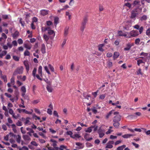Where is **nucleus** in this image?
I'll return each instance as SVG.
<instances>
[{
	"mask_svg": "<svg viewBox=\"0 0 150 150\" xmlns=\"http://www.w3.org/2000/svg\"><path fill=\"white\" fill-rule=\"evenodd\" d=\"M50 29V28L49 27H47L45 28V30H47L48 33V34L50 35L54 34V37L55 35V33H54V31Z\"/></svg>",
	"mask_w": 150,
	"mask_h": 150,
	"instance_id": "obj_5",
	"label": "nucleus"
},
{
	"mask_svg": "<svg viewBox=\"0 0 150 150\" xmlns=\"http://www.w3.org/2000/svg\"><path fill=\"white\" fill-rule=\"evenodd\" d=\"M105 45L103 44H100L98 46V50L99 51L103 52L104 51V49L103 48V47Z\"/></svg>",
	"mask_w": 150,
	"mask_h": 150,
	"instance_id": "obj_18",
	"label": "nucleus"
},
{
	"mask_svg": "<svg viewBox=\"0 0 150 150\" xmlns=\"http://www.w3.org/2000/svg\"><path fill=\"white\" fill-rule=\"evenodd\" d=\"M98 133L99 135V137L100 138H102L105 135L103 131L100 129H98Z\"/></svg>",
	"mask_w": 150,
	"mask_h": 150,
	"instance_id": "obj_13",
	"label": "nucleus"
},
{
	"mask_svg": "<svg viewBox=\"0 0 150 150\" xmlns=\"http://www.w3.org/2000/svg\"><path fill=\"white\" fill-rule=\"evenodd\" d=\"M142 63H144V62H143L142 60L138 59L137 61V64L139 66L140 64Z\"/></svg>",
	"mask_w": 150,
	"mask_h": 150,
	"instance_id": "obj_49",
	"label": "nucleus"
},
{
	"mask_svg": "<svg viewBox=\"0 0 150 150\" xmlns=\"http://www.w3.org/2000/svg\"><path fill=\"white\" fill-rule=\"evenodd\" d=\"M23 137L25 141H29L31 139L29 136L27 135H23Z\"/></svg>",
	"mask_w": 150,
	"mask_h": 150,
	"instance_id": "obj_25",
	"label": "nucleus"
},
{
	"mask_svg": "<svg viewBox=\"0 0 150 150\" xmlns=\"http://www.w3.org/2000/svg\"><path fill=\"white\" fill-rule=\"evenodd\" d=\"M124 6H126L129 8V9H131L132 8V5L129 3L127 2L125 3Z\"/></svg>",
	"mask_w": 150,
	"mask_h": 150,
	"instance_id": "obj_30",
	"label": "nucleus"
},
{
	"mask_svg": "<svg viewBox=\"0 0 150 150\" xmlns=\"http://www.w3.org/2000/svg\"><path fill=\"white\" fill-rule=\"evenodd\" d=\"M16 125L18 126H21L22 125V122L19 121H18L16 123Z\"/></svg>",
	"mask_w": 150,
	"mask_h": 150,
	"instance_id": "obj_63",
	"label": "nucleus"
},
{
	"mask_svg": "<svg viewBox=\"0 0 150 150\" xmlns=\"http://www.w3.org/2000/svg\"><path fill=\"white\" fill-rule=\"evenodd\" d=\"M67 148V146L64 145H61L59 146V147H56L55 149L56 150H65Z\"/></svg>",
	"mask_w": 150,
	"mask_h": 150,
	"instance_id": "obj_11",
	"label": "nucleus"
},
{
	"mask_svg": "<svg viewBox=\"0 0 150 150\" xmlns=\"http://www.w3.org/2000/svg\"><path fill=\"white\" fill-rule=\"evenodd\" d=\"M51 109L48 108L47 110V112L50 115H51L52 113V111Z\"/></svg>",
	"mask_w": 150,
	"mask_h": 150,
	"instance_id": "obj_54",
	"label": "nucleus"
},
{
	"mask_svg": "<svg viewBox=\"0 0 150 150\" xmlns=\"http://www.w3.org/2000/svg\"><path fill=\"white\" fill-rule=\"evenodd\" d=\"M49 11L47 10L42 9L40 11V13L41 15L45 16L48 13Z\"/></svg>",
	"mask_w": 150,
	"mask_h": 150,
	"instance_id": "obj_9",
	"label": "nucleus"
},
{
	"mask_svg": "<svg viewBox=\"0 0 150 150\" xmlns=\"http://www.w3.org/2000/svg\"><path fill=\"white\" fill-rule=\"evenodd\" d=\"M59 21V18L57 17H55L54 19V23L56 25L58 23Z\"/></svg>",
	"mask_w": 150,
	"mask_h": 150,
	"instance_id": "obj_50",
	"label": "nucleus"
},
{
	"mask_svg": "<svg viewBox=\"0 0 150 150\" xmlns=\"http://www.w3.org/2000/svg\"><path fill=\"white\" fill-rule=\"evenodd\" d=\"M43 38L46 42L48 41L49 39V38L45 34H44L43 35Z\"/></svg>",
	"mask_w": 150,
	"mask_h": 150,
	"instance_id": "obj_43",
	"label": "nucleus"
},
{
	"mask_svg": "<svg viewBox=\"0 0 150 150\" xmlns=\"http://www.w3.org/2000/svg\"><path fill=\"white\" fill-rule=\"evenodd\" d=\"M131 26L132 24L131 23H127L124 28L126 30H128L131 27Z\"/></svg>",
	"mask_w": 150,
	"mask_h": 150,
	"instance_id": "obj_17",
	"label": "nucleus"
},
{
	"mask_svg": "<svg viewBox=\"0 0 150 150\" xmlns=\"http://www.w3.org/2000/svg\"><path fill=\"white\" fill-rule=\"evenodd\" d=\"M26 130L29 131V132H28L27 134L29 135L30 136H31V133H34V131L33 129L32 128H30L29 127H27L26 128Z\"/></svg>",
	"mask_w": 150,
	"mask_h": 150,
	"instance_id": "obj_16",
	"label": "nucleus"
},
{
	"mask_svg": "<svg viewBox=\"0 0 150 150\" xmlns=\"http://www.w3.org/2000/svg\"><path fill=\"white\" fill-rule=\"evenodd\" d=\"M43 80L45 81L47 84V85H51V82H50L48 79H44Z\"/></svg>",
	"mask_w": 150,
	"mask_h": 150,
	"instance_id": "obj_41",
	"label": "nucleus"
},
{
	"mask_svg": "<svg viewBox=\"0 0 150 150\" xmlns=\"http://www.w3.org/2000/svg\"><path fill=\"white\" fill-rule=\"evenodd\" d=\"M10 83L12 85H14L15 83V78L13 76L11 79Z\"/></svg>",
	"mask_w": 150,
	"mask_h": 150,
	"instance_id": "obj_39",
	"label": "nucleus"
},
{
	"mask_svg": "<svg viewBox=\"0 0 150 150\" xmlns=\"http://www.w3.org/2000/svg\"><path fill=\"white\" fill-rule=\"evenodd\" d=\"M24 54L25 56H29L30 55V53L28 50H26L24 52Z\"/></svg>",
	"mask_w": 150,
	"mask_h": 150,
	"instance_id": "obj_36",
	"label": "nucleus"
},
{
	"mask_svg": "<svg viewBox=\"0 0 150 150\" xmlns=\"http://www.w3.org/2000/svg\"><path fill=\"white\" fill-rule=\"evenodd\" d=\"M39 74H36L35 76V77H36L40 81H42L43 79L41 78Z\"/></svg>",
	"mask_w": 150,
	"mask_h": 150,
	"instance_id": "obj_58",
	"label": "nucleus"
},
{
	"mask_svg": "<svg viewBox=\"0 0 150 150\" xmlns=\"http://www.w3.org/2000/svg\"><path fill=\"white\" fill-rule=\"evenodd\" d=\"M121 116L120 115H116L114 116L113 119V122H119L120 121Z\"/></svg>",
	"mask_w": 150,
	"mask_h": 150,
	"instance_id": "obj_6",
	"label": "nucleus"
},
{
	"mask_svg": "<svg viewBox=\"0 0 150 150\" xmlns=\"http://www.w3.org/2000/svg\"><path fill=\"white\" fill-rule=\"evenodd\" d=\"M23 67H21L17 68L14 71L13 73V76H16L18 74H20L23 73Z\"/></svg>",
	"mask_w": 150,
	"mask_h": 150,
	"instance_id": "obj_4",
	"label": "nucleus"
},
{
	"mask_svg": "<svg viewBox=\"0 0 150 150\" xmlns=\"http://www.w3.org/2000/svg\"><path fill=\"white\" fill-rule=\"evenodd\" d=\"M132 143L133 145H134L135 146V147L136 148H139V145L138 144H137L134 142H132Z\"/></svg>",
	"mask_w": 150,
	"mask_h": 150,
	"instance_id": "obj_56",
	"label": "nucleus"
},
{
	"mask_svg": "<svg viewBox=\"0 0 150 150\" xmlns=\"http://www.w3.org/2000/svg\"><path fill=\"white\" fill-rule=\"evenodd\" d=\"M69 28V27H66L64 29V35L65 37H67L68 34Z\"/></svg>",
	"mask_w": 150,
	"mask_h": 150,
	"instance_id": "obj_20",
	"label": "nucleus"
},
{
	"mask_svg": "<svg viewBox=\"0 0 150 150\" xmlns=\"http://www.w3.org/2000/svg\"><path fill=\"white\" fill-rule=\"evenodd\" d=\"M2 78L4 80V81L5 82H7V79L6 76L5 75L3 76H2Z\"/></svg>",
	"mask_w": 150,
	"mask_h": 150,
	"instance_id": "obj_60",
	"label": "nucleus"
},
{
	"mask_svg": "<svg viewBox=\"0 0 150 150\" xmlns=\"http://www.w3.org/2000/svg\"><path fill=\"white\" fill-rule=\"evenodd\" d=\"M33 119H34L35 120H37V119H38V120H40V117H39L37 116L35 114H34L33 115Z\"/></svg>",
	"mask_w": 150,
	"mask_h": 150,
	"instance_id": "obj_48",
	"label": "nucleus"
},
{
	"mask_svg": "<svg viewBox=\"0 0 150 150\" xmlns=\"http://www.w3.org/2000/svg\"><path fill=\"white\" fill-rule=\"evenodd\" d=\"M140 4V1L138 0H135L134 1L133 3V5L134 6L136 5L139 6Z\"/></svg>",
	"mask_w": 150,
	"mask_h": 150,
	"instance_id": "obj_28",
	"label": "nucleus"
},
{
	"mask_svg": "<svg viewBox=\"0 0 150 150\" xmlns=\"http://www.w3.org/2000/svg\"><path fill=\"white\" fill-rule=\"evenodd\" d=\"M120 55V54L119 52H114L113 58L114 60H115Z\"/></svg>",
	"mask_w": 150,
	"mask_h": 150,
	"instance_id": "obj_23",
	"label": "nucleus"
},
{
	"mask_svg": "<svg viewBox=\"0 0 150 150\" xmlns=\"http://www.w3.org/2000/svg\"><path fill=\"white\" fill-rule=\"evenodd\" d=\"M18 111L19 113H21L22 112H23L27 114H31L32 112H29L25 109H18L17 110Z\"/></svg>",
	"mask_w": 150,
	"mask_h": 150,
	"instance_id": "obj_10",
	"label": "nucleus"
},
{
	"mask_svg": "<svg viewBox=\"0 0 150 150\" xmlns=\"http://www.w3.org/2000/svg\"><path fill=\"white\" fill-rule=\"evenodd\" d=\"M118 34L119 36H124L126 37H127V34L124 33L122 31L120 30L118 31Z\"/></svg>",
	"mask_w": 150,
	"mask_h": 150,
	"instance_id": "obj_22",
	"label": "nucleus"
},
{
	"mask_svg": "<svg viewBox=\"0 0 150 150\" xmlns=\"http://www.w3.org/2000/svg\"><path fill=\"white\" fill-rule=\"evenodd\" d=\"M51 85H47L46 86V88L49 92H52V88Z\"/></svg>",
	"mask_w": 150,
	"mask_h": 150,
	"instance_id": "obj_26",
	"label": "nucleus"
},
{
	"mask_svg": "<svg viewBox=\"0 0 150 150\" xmlns=\"http://www.w3.org/2000/svg\"><path fill=\"white\" fill-rule=\"evenodd\" d=\"M122 142V141L121 140H118V141H116L115 143V145H117L120 144Z\"/></svg>",
	"mask_w": 150,
	"mask_h": 150,
	"instance_id": "obj_61",
	"label": "nucleus"
},
{
	"mask_svg": "<svg viewBox=\"0 0 150 150\" xmlns=\"http://www.w3.org/2000/svg\"><path fill=\"white\" fill-rule=\"evenodd\" d=\"M37 68H35L33 71L32 75L34 77H35V76L36 75V73L37 71Z\"/></svg>",
	"mask_w": 150,
	"mask_h": 150,
	"instance_id": "obj_38",
	"label": "nucleus"
},
{
	"mask_svg": "<svg viewBox=\"0 0 150 150\" xmlns=\"http://www.w3.org/2000/svg\"><path fill=\"white\" fill-rule=\"evenodd\" d=\"M139 35L138 31L137 30H132L129 33H127V38H130L132 37H135Z\"/></svg>",
	"mask_w": 150,
	"mask_h": 150,
	"instance_id": "obj_3",
	"label": "nucleus"
},
{
	"mask_svg": "<svg viewBox=\"0 0 150 150\" xmlns=\"http://www.w3.org/2000/svg\"><path fill=\"white\" fill-rule=\"evenodd\" d=\"M57 142L53 143L51 145L53 147H48V149L49 150H56L55 148L56 147H58L57 146Z\"/></svg>",
	"mask_w": 150,
	"mask_h": 150,
	"instance_id": "obj_8",
	"label": "nucleus"
},
{
	"mask_svg": "<svg viewBox=\"0 0 150 150\" xmlns=\"http://www.w3.org/2000/svg\"><path fill=\"white\" fill-rule=\"evenodd\" d=\"M18 42L19 44H21L23 43V41L21 38L19 39L18 40Z\"/></svg>",
	"mask_w": 150,
	"mask_h": 150,
	"instance_id": "obj_62",
	"label": "nucleus"
},
{
	"mask_svg": "<svg viewBox=\"0 0 150 150\" xmlns=\"http://www.w3.org/2000/svg\"><path fill=\"white\" fill-rule=\"evenodd\" d=\"M138 8H136L133 10L131 11V14L130 16V18L133 20H135L137 16L140 13L142 10V8H139V9L140 11L138 10Z\"/></svg>",
	"mask_w": 150,
	"mask_h": 150,
	"instance_id": "obj_1",
	"label": "nucleus"
},
{
	"mask_svg": "<svg viewBox=\"0 0 150 150\" xmlns=\"http://www.w3.org/2000/svg\"><path fill=\"white\" fill-rule=\"evenodd\" d=\"M38 73L40 76L42 77V67L41 66H40L38 69Z\"/></svg>",
	"mask_w": 150,
	"mask_h": 150,
	"instance_id": "obj_21",
	"label": "nucleus"
},
{
	"mask_svg": "<svg viewBox=\"0 0 150 150\" xmlns=\"http://www.w3.org/2000/svg\"><path fill=\"white\" fill-rule=\"evenodd\" d=\"M44 69L46 71V72L49 74H50V73L49 70L47 66H45L44 67Z\"/></svg>",
	"mask_w": 150,
	"mask_h": 150,
	"instance_id": "obj_42",
	"label": "nucleus"
},
{
	"mask_svg": "<svg viewBox=\"0 0 150 150\" xmlns=\"http://www.w3.org/2000/svg\"><path fill=\"white\" fill-rule=\"evenodd\" d=\"M24 46L25 48L28 50H30L31 48L32 45L30 44H28L26 43L24 44Z\"/></svg>",
	"mask_w": 150,
	"mask_h": 150,
	"instance_id": "obj_27",
	"label": "nucleus"
},
{
	"mask_svg": "<svg viewBox=\"0 0 150 150\" xmlns=\"http://www.w3.org/2000/svg\"><path fill=\"white\" fill-rule=\"evenodd\" d=\"M67 134L68 135H70L71 137L74 139L75 138V137H73V136L72 135L73 134V133L71 131H67Z\"/></svg>",
	"mask_w": 150,
	"mask_h": 150,
	"instance_id": "obj_34",
	"label": "nucleus"
},
{
	"mask_svg": "<svg viewBox=\"0 0 150 150\" xmlns=\"http://www.w3.org/2000/svg\"><path fill=\"white\" fill-rule=\"evenodd\" d=\"M140 41V40L139 38H137L135 40V44L136 45H138L139 44Z\"/></svg>",
	"mask_w": 150,
	"mask_h": 150,
	"instance_id": "obj_44",
	"label": "nucleus"
},
{
	"mask_svg": "<svg viewBox=\"0 0 150 150\" xmlns=\"http://www.w3.org/2000/svg\"><path fill=\"white\" fill-rule=\"evenodd\" d=\"M113 125L115 128H117L119 126L120 124L118 122H113Z\"/></svg>",
	"mask_w": 150,
	"mask_h": 150,
	"instance_id": "obj_29",
	"label": "nucleus"
},
{
	"mask_svg": "<svg viewBox=\"0 0 150 150\" xmlns=\"http://www.w3.org/2000/svg\"><path fill=\"white\" fill-rule=\"evenodd\" d=\"M147 19V16L144 15L141 17L140 18V20L141 21H145Z\"/></svg>",
	"mask_w": 150,
	"mask_h": 150,
	"instance_id": "obj_32",
	"label": "nucleus"
},
{
	"mask_svg": "<svg viewBox=\"0 0 150 150\" xmlns=\"http://www.w3.org/2000/svg\"><path fill=\"white\" fill-rule=\"evenodd\" d=\"M13 59L16 61H18L19 60V58L16 56H13Z\"/></svg>",
	"mask_w": 150,
	"mask_h": 150,
	"instance_id": "obj_52",
	"label": "nucleus"
},
{
	"mask_svg": "<svg viewBox=\"0 0 150 150\" xmlns=\"http://www.w3.org/2000/svg\"><path fill=\"white\" fill-rule=\"evenodd\" d=\"M83 96L85 99L89 100V98H90L91 96L90 95H86V94H83Z\"/></svg>",
	"mask_w": 150,
	"mask_h": 150,
	"instance_id": "obj_47",
	"label": "nucleus"
},
{
	"mask_svg": "<svg viewBox=\"0 0 150 150\" xmlns=\"http://www.w3.org/2000/svg\"><path fill=\"white\" fill-rule=\"evenodd\" d=\"M48 67L50 69L52 72H54V67L50 64H48Z\"/></svg>",
	"mask_w": 150,
	"mask_h": 150,
	"instance_id": "obj_45",
	"label": "nucleus"
},
{
	"mask_svg": "<svg viewBox=\"0 0 150 150\" xmlns=\"http://www.w3.org/2000/svg\"><path fill=\"white\" fill-rule=\"evenodd\" d=\"M134 135L133 134H127L122 135V137L124 138H130L131 137L133 136Z\"/></svg>",
	"mask_w": 150,
	"mask_h": 150,
	"instance_id": "obj_24",
	"label": "nucleus"
},
{
	"mask_svg": "<svg viewBox=\"0 0 150 150\" xmlns=\"http://www.w3.org/2000/svg\"><path fill=\"white\" fill-rule=\"evenodd\" d=\"M146 35L150 37V28H148L146 30Z\"/></svg>",
	"mask_w": 150,
	"mask_h": 150,
	"instance_id": "obj_40",
	"label": "nucleus"
},
{
	"mask_svg": "<svg viewBox=\"0 0 150 150\" xmlns=\"http://www.w3.org/2000/svg\"><path fill=\"white\" fill-rule=\"evenodd\" d=\"M92 131V129L90 127H88L87 128V129L85 130V132H86L90 133Z\"/></svg>",
	"mask_w": 150,
	"mask_h": 150,
	"instance_id": "obj_57",
	"label": "nucleus"
},
{
	"mask_svg": "<svg viewBox=\"0 0 150 150\" xmlns=\"http://www.w3.org/2000/svg\"><path fill=\"white\" fill-rule=\"evenodd\" d=\"M21 91L22 92V96L23 97H24L25 95V93L26 92V89L25 87L24 86H22L21 88Z\"/></svg>",
	"mask_w": 150,
	"mask_h": 150,
	"instance_id": "obj_15",
	"label": "nucleus"
},
{
	"mask_svg": "<svg viewBox=\"0 0 150 150\" xmlns=\"http://www.w3.org/2000/svg\"><path fill=\"white\" fill-rule=\"evenodd\" d=\"M134 44L133 43H132L131 44L128 43L127 45V47H125L124 49V50L125 51H128L130 50L131 47L133 46Z\"/></svg>",
	"mask_w": 150,
	"mask_h": 150,
	"instance_id": "obj_12",
	"label": "nucleus"
},
{
	"mask_svg": "<svg viewBox=\"0 0 150 150\" xmlns=\"http://www.w3.org/2000/svg\"><path fill=\"white\" fill-rule=\"evenodd\" d=\"M2 129H4V131H6L7 129V127L5 125H3L2 126Z\"/></svg>",
	"mask_w": 150,
	"mask_h": 150,
	"instance_id": "obj_64",
	"label": "nucleus"
},
{
	"mask_svg": "<svg viewBox=\"0 0 150 150\" xmlns=\"http://www.w3.org/2000/svg\"><path fill=\"white\" fill-rule=\"evenodd\" d=\"M113 146L108 143H107V145L106 146V148H109V149H111L113 147Z\"/></svg>",
	"mask_w": 150,
	"mask_h": 150,
	"instance_id": "obj_46",
	"label": "nucleus"
},
{
	"mask_svg": "<svg viewBox=\"0 0 150 150\" xmlns=\"http://www.w3.org/2000/svg\"><path fill=\"white\" fill-rule=\"evenodd\" d=\"M126 145H125L118 147L117 148V149L119 150H123V149L126 147Z\"/></svg>",
	"mask_w": 150,
	"mask_h": 150,
	"instance_id": "obj_37",
	"label": "nucleus"
},
{
	"mask_svg": "<svg viewBox=\"0 0 150 150\" xmlns=\"http://www.w3.org/2000/svg\"><path fill=\"white\" fill-rule=\"evenodd\" d=\"M88 16H85L83 18L81 21L80 27V30L82 32L84 31L85 28H86V25L88 21Z\"/></svg>",
	"mask_w": 150,
	"mask_h": 150,
	"instance_id": "obj_2",
	"label": "nucleus"
},
{
	"mask_svg": "<svg viewBox=\"0 0 150 150\" xmlns=\"http://www.w3.org/2000/svg\"><path fill=\"white\" fill-rule=\"evenodd\" d=\"M22 19L21 18H20L19 20V23L21 24L22 26L23 27L24 26L25 23L24 21H22Z\"/></svg>",
	"mask_w": 150,
	"mask_h": 150,
	"instance_id": "obj_59",
	"label": "nucleus"
},
{
	"mask_svg": "<svg viewBox=\"0 0 150 150\" xmlns=\"http://www.w3.org/2000/svg\"><path fill=\"white\" fill-rule=\"evenodd\" d=\"M143 29L144 28L143 26H141L140 27H139L138 30H139V32L140 34H141L142 33Z\"/></svg>",
	"mask_w": 150,
	"mask_h": 150,
	"instance_id": "obj_53",
	"label": "nucleus"
},
{
	"mask_svg": "<svg viewBox=\"0 0 150 150\" xmlns=\"http://www.w3.org/2000/svg\"><path fill=\"white\" fill-rule=\"evenodd\" d=\"M105 94H102L100 96L99 99H104L105 97Z\"/></svg>",
	"mask_w": 150,
	"mask_h": 150,
	"instance_id": "obj_55",
	"label": "nucleus"
},
{
	"mask_svg": "<svg viewBox=\"0 0 150 150\" xmlns=\"http://www.w3.org/2000/svg\"><path fill=\"white\" fill-rule=\"evenodd\" d=\"M11 127L12 128V130L15 133H16L17 132V130L16 129V126L14 124H12L11 125Z\"/></svg>",
	"mask_w": 150,
	"mask_h": 150,
	"instance_id": "obj_31",
	"label": "nucleus"
},
{
	"mask_svg": "<svg viewBox=\"0 0 150 150\" xmlns=\"http://www.w3.org/2000/svg\"><path fill=\"white\" fill-rule=\"evenodd\" d=\"M17 137L16 138V141L18 143H20V142L21 137V136L19 135H18L17 136H16Z\"/></svg>",
	"mask_w": 150,
	"mask_h": 150,
	"instance_id": "obj_35",
	"label": "nucleus"
},
{
	"mask_svg": "<svg viewBox=\"0 0 150 150\" xmlns=\"http://www.w3.org/2000/svg\"><path fill=\"white\" fill-rule=\"evenodd\" d=\"M114 111V110H112L111 111L109 112L107 114L106 116V118L108 119L109 118V117L113 113V112Z\"/></svg>",
	"mask_w": 150,
	"mask_h": 150,
	"instance_id": "obj_33",
	"label": "nucleus"
},
{
	"mask_svg": "<svg viewBox=\"0 0 150 150\" xmlns=\"http://www.w3.org/2000/svg\"><path fill=\"white\" fill-rule=\"evenodd\" d=\"M23 64L25 67L27 72L28 73L29 70V66L28 64V62L27 60H25L23 62Z\"/></svg>",
	"mask_w": 150,
	"mask_h": 150,
	"instance_id": "obj_7",
	"label": "nucleus"
},
{
	"mask_svg": "<svg viewBox=\"0 0 150 150\" xmlns=\"http://www.w3.org/2000/svg\"><path fill=\"white\" fill-rule=\"evenodd\" d=\"M30 144L32 145L35 146H38V144L35 141H32L31 142Z\"/></svg>",
	"mask_w": 150,
	"mask_h": 150,
	"instance_id": "obj_51",
	"label": "nucleus"
},
{
	"mask_svg": "<svg viewBox=\"0 0 150 150\" xmlns=\"http://www.w3.org/2000/svg\"><path fill=\"white\" fill-rule=\"evenodd\" d=\"M19 35V32L17 30H16L12 34V36L13 38L16 39Z\"/></svg>",
	"mask_w": 150,
	"mask_h": 150,
	"instance_id": "obj_19",
	"label": "nucleus"
},
{
	"mask_svg": "<svg viewBox=\"0 0 150 150\" xmlns=\"http://www.w3.org/2000/svg\"><path fill=\"white\" fill-rule=\"evenodd\" d=\"M41 51L42 53L43 54H44L46 53V47L44 43H43L41 45Z\"/></svg>",
	"mask_w": 150,
	"mask_h": 150,
	"instance_id": "obj_14",
	"label": "nucleus"
}]
</instances>
